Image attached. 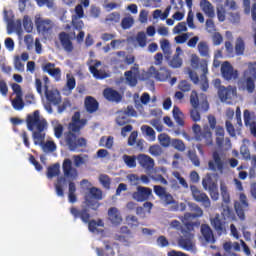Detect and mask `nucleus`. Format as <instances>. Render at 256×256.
Here are the masks:
<instances>
[{
	"instance_id": "obj_1",
	"label": "nucleus",
	"mask_w": 256,
	"mask_h": 256,
	"mask_svg": "<svg viewBox=\"0 0 256 256\" xmlns=\"http://www.w3.org/2000/svg\"><path fill=\"white\" fill-rule=\"evenodd\" d=\"M63 176L57 178L54 188L58 197H65V190L63 185L68 183V201L69 203H77V186L75 182L79 178V171L73 167V161L65 158L62 163Z\"/></svg>"
},
{
	"instance_id": "obj_2",
	"label": "nucleus",
	"mask_w": 256,
	"mask_h": 256,
	"mask_svg": "<svg viewBox=\"0 0 256 256\" xmlns=\"http://www.w3.org/2000/svg\"><path fill=\"white\" fill-rule=\"evenodd\" d=\"M26 125L28 131L32 132L34 145H42L44 151H50V153L57 149V145L53 141H47L43 144L45 142V131H47L49 124L45 118H41L39 110L27 115Z\"/></svg>"
},
{
	"instance_id": "obj_3",
	"label": "nucleus",
	"mask_w": 256,
	"mask_h": 256,
	"mask_svg": "<svg viewBox=\"0 0 256 256\" xmlns=\"http://www.w3.org/2000/svg\"><path fill=\"white\" fill-rule=\"evenodd\" d=\"M80 120L81 113L75 112L72 116V122L68 124V132L64 133V141L69 151H83V149L87 148V139L79 137L81 135Z\"/></svg>"
},
{
	"instance_id": "obj_4",
	"label": "nucleus",
	"mask_w": 256,
	"mask_h": 256,
	"mask_svg": "<svg viewBox=\"0 0 256 256\" xmlns=\"http://www.w3.org/2000/svg\"><path fill=\"white\" fill-rule=\"evenodd\" d=\"M256 81V62L249 63L248 69L243 73V79L238 81V87L241 91H247V93L255 92Z\"/></svg>"
},
{
	"instance_id": "obj_5",
	"label": "nucleus",
	"mask_w": 256,
	"mask_h": 256,
	"mask_svg": "<svg viewBox=\"0 0 256 256\" xmlns=\"http://www.w3.org/2000/svg\"><path fill=\"white\" fill-rule=\"evenodd\" d=\"M103 199V191L97 187H92L89 189V192L85 194L84 201L82 202V209H92L97 211L101 204L99 201Z\"/></svg>"
},
{
	"instance_id": "obj_6",
	"label": "nucleus",
	"mask_w": 256,
	"mask_h": 256,
	"mask_svg": "<svg viewBox=\"0 0 256 256\" xmlns=\"http://www.w3.org/2000/svg\"><path fill=\"white\" fill-rule=\"evenodd\" d=\"M70 213L74 219H81L82 223H88V229L91 233L97 231V221L91 220V213L88 208H82L81 210L76 207L70 208Z\"/></svg>"
},
{
	"instance_id": "obj_7",
	"label": "nucleus",
	"mask_w": 256,
	"mask_h": 256,
	"mask_svg": "<svg viewBox=\"0 0 256 256\" xmlns=\"http://www.w3.org/2000/svg\"><path fill=\"white\" fill-rule=\"evenodd\" d=\"M36 29L39 35L44 39H53L55 35V22L51 19L38 18L35 21Z\"/></svg>"
},
{
	"instance_id": "obj_8",
	"label": "nucleus",
	"mask_w": 256,
	"mask_h": 256,
	"mask_svg": "<svg viewBox=\"0 0 256 256\" xmlns=\"http://www.w3.org/2000/svg\"><path fill=\"white\" fill-rule=\"evenodd\" d=\"M227 166V162L225 158L221 157L219 152L215 151L212 153V160L208 162L209 171H219V173H223L225 171V167Z\"/></svg>"
},
{
	"instance_id": "obj_9",
	"label": "nucleus",
	"mask_w": 256,
	"mask_h": 256,
	"mask_svg": "<svg viewBox=\"0 0 256 256\" xmlns=\"http://www.w3.org/2000/svg\"><path fill=\"white\" fill-rule=\"evenodd\" d=\"M234 208L240 221H245V211H249V201L245 193H240L239 201L234 203Z\"/></svg>"
},
{
	"instance_id": "obj_10",
	"label": "nucleus",
	"mask_w": 256,
	"mask_h": 256,
	"mask_svg": "<svg viewBox=\"0 0 256 256\" xmlns=\"http://www.w3.org/2000/svg\"><path fill=\"white\" fill-rule=\"evenodd\" d=\"M164 207H169V211H185V209H187V206L185 205V203H180L177 200H175V198L173 197V195H171V193L166 192V195L162 198H160Z\"/></svg>"
},
{
	"instance_id": "obj_11",
	"label": "nucleus",
	"mask_w": 256,
	"mask_h": 256,
	"mask_svg": "<svg viewBox=\"0 0 256 256\" xmlns=\"http://www.w3.org/2000/svg\"><path fill=\"white\" fill-rule=\"evenodd\" d=\"M153 197V190L145 186H137L136 191L132 193V199L137 203H145Z\"/></svg>"
},
{
	"instance_id": "obj_12",
	"label": "nucleus",
	"mask_w": 256,
	"mask_h": 256,
	"mask_svg": "<svg viewBox=\"0 0 256 256\" xmlns=\"http://www.w3.org/2000/svg\"><path fill=\"white\" fill-rule=\"evenodd\" d=\"M125 81L130 87H137L139 79L141 77V72L139 70V64H134L130 70L124 73Z\"/></svg>"
},
{
	"instance_id": "obj_13",
	"label": "nucleus",
	"mask_w": 256,
	"mask_h": 256,
	"mask_svg": "<svg viewBox=\"0 0 256 256\" xmlns=\"http://www.w3.org/2000/svg\"><path fill=\"white\" fill-rule=\"evenodd\" d=\"M220 71L225 81H235L236 79H239V71L235 70L229 61H224L221 64Z\"/></svg>"
},
{
	"instance_id": "obj_14",
	"label": "nucleus",
	"mask_w": 256,
	"mask_h": 256,
	"mask_svg": "<svg viewBox=\"0 0 256 256\" xmlns=\"http://www.w3.org/2000/svg\"><path fill=\"white\" fill-rule=\"evenodd\" d=\"M190 104L193 109L190 110V118L194 123L201 121V113H199V96L197 91L193 90L190 95Z\"/></svg>"
},
{
	"instance_id": "obj_15",
	"label": "nucleus",
	"mask_w": 256,
	"mask_h": 256,
	"mask_svg": "<svg viewBox=\"0 0 256 256\" xmlns=\"http://www.w3.org/2000/svg\"><path fill=\"white\" fill-rule=\"evenodd\" d=\"M190 190L192 192V197L197 203H202V205L206 208L211 207V200L209 196L205 194V192L199 190L197 186L191 185Z\"/></svg>"
},
{
	"instance_id": "obj_16",
	"label": "nucleus",
	"mask_w": 256,
	"mask_h": 256,
	"mask_svg": "<svg viewBox=\"0 0 256 256\" xmlns=\"http://www.w3.org/2000/svg\"><path fill=\"white\" fill-rule=\"evenodd\" d=\"M210 223L217 235L221 236L227 233V222H225V218L221 217V215L216 214L214 218L210 219Z\"/></svg>"
},
{
	"instance_id": "obj_17",
	"label": "nucleus",
	"mask_w": 256,
	"mask_h": 256,
	"mask_svg": "<svg viewBox=\"0 0 256 256\" xmlns=\"http://www.w3.org/2000/svg\"><path fill=\"white\" fill-rule=\"evenodd\" d=\"M148 73L157 81H167L169 77H171V71H169L165 67L160 68V71H158L157 68H155V66H151L148 70Z\"/></svg>"
},
{
	"instance_id": "obj_18",
	"label": "nucleus",
	"mask_w": 256,
	"mask_h": 256,
	"mask_svg": "<svg viewBox=\"0 0 256 256\" xmlns=\"http://www.w3.org/2000/svg\"><path fill=\"white\" fill-rule=\"evenodd\" d=\"M218 97L221 101H231V99L237 97V88L233 86H220L218 90Z\"/></svg>"
},
{
	"instance_id": "obj_19",
	"label": "nucleus",
	"mask_w": 256,
	"mask_h": 256,
	"mask_svg": "<svg viewBox=\"0 0 256 256\" xmlns=\"http://www.w3.org/2000/svg\"><path fill=\"white\" fill-rule=\"evenodd\" d=\"M225 7H229V9L235 11L237 9V2L233 0H226L224 5H220L217 7V17L220 23H223V21H225L226 19L227 10L225 9Z\"/></svg>"
},
{
	"instance_id": "obj_20",
	"label": "nucleus",
	"mask_w": 256,
	"mask_h": 256,
	"mask_svg": "<svg viewBox=\"0 0 256 256\" xmlns=\"http://www.w3.org/2000/svg\"><path fill=\"white\" fill-rule=\"evenodd\" d=\"M103 97L110 103H121L123 99L121 93L113 88H105L103 90Z\"/></svg>"
},
{
	"instance_id": "obj_21",
	"label": "nucleus",
	"mask_w": 256,
	"mask_h": 256,
	"mask_svg": "<svg viewBox=\"0 0 256 256\" xmlns=\"http://www.w3.org/2000/svg\"><path fill=\"white\" fill-rule=\"evenodd\" d=\"M84 109L90 115L99 111V102L93 96H86L84 99Z\"/></svg>"
},
{
	"instance_id": "obj_22",
	"label": "nucleus",
	"mask_w": 256,
	"mask_h": 256,
	"mask_svg": "<svg viewBox=\"0 0 256 256\" xmlns=\"http://www.w3.org/2000/svg\"><path fill=\"white\" fill-rule=\"evenodd\" d=\"M58 39L67 53L73 52V42L71 41V36L67 32H60L58 34Z\"/></svg>"
},
{
	"instance_id": "obj_23",
	"label": "nucleus",
	"mask_w": 256,
	"mask_h": 256,
	"mask_svg": "<svg viewBox=\"0 0 256 256\" xmlns=\"http://www.w3.org/2000/svg\"><path fill=\"white\" fill-rule=\"evenodd\" d=\"M183 49L181 47L176 48V53L173 55L172 59L168 60V64L172 67V69H179L183 66Z\"/></svg>"
},
{
	"instance_id": "obj_24",
	"label": "nucleus",
	"mask_w": 256,
	"mask_h": 256,
	"mask_svg": "<svg viewBox=\"0 0 256 256\" xmlns=\"http://www.w3.org/2000/svg\"><path fill=\"white\" fill-rule=\"evenodd\" d=\"M42 71L48 73L51 77H55L57 81L61 79V68H55V64L48 62L42 66Z\"/></svg>"
},
{
	"instance_id": "obj_25",
	"label": "nucleus",
	"mask_w": 256,
	"mask_h": 256,
	"mask_svg": "<svg viewBox=\"0 0 256 256\" xmlns=\"http://www.w3.org/2000/svg\"><path fill=\"white\" fill-rule=\"evenodd\" d=\"M108 219L112 225H121L123 222V217L121 216V212L116 207H111L108 210Z\"/></svg>"
},
{
	"instance_id": "obj_26",
	"label": "nucleus",
	"mask_w": 256,
	"mask_h": 256,
	"mask_svg": "<svg viewBox=\"0 0 256 256\" xmlns=\"http://www.w3.org/2000/svg\"><path fill=\"white\" fill-rule=\"evenodd\" d=\"M184 235H188V237H180L178 239V245L185 251H191L193 249V234L185 231Z\"/></svg>"
},
{
	"instance_id": "obj_27",
	"label": "nucleus",
	"mask_w": 256,
	"mask_h": 256,
	"mask_svg": "<svg viewBox=\"0 0 256 256\" xmlns=\"http://www.w3.org/2000/svg\"><path fill=\"white\" fill-rule=\"evenodd\" d=\"M137 159L140 167H143V169H148V171H151V169L155 167V160H153V158L150 156L140 154L138 155Z\"/></svg>"
},
{
	"instance_id": "obj_28",
	"label": "nucleus",
	"mask_w": 256,
	"mask_h": 256,
	"mask_svg": "<svg viewBox=\"0 0 256 256\" xmlns=\"http://www.w3.org/2000/svg\"><path fill=\"white\" fill-rule=\"evenodd\" d=\"M201 234L206 243H215V235L213 234L211 226H209L208 224L201 225Z\"/></svg>"
},
{
	"instance_id": "obj_29",
	"label": "nucleus",
	"mask_w": 256,
	"mask_h": 256,
	"mask_svg": "<svg viewBox=\"0 0 256 256\" xmlns=\"http://www.w3.org/2000/svg\"><path fill=\"white\" fill-rule=\"evenodd\" d=\"M101 65L100 61H96L94 65L90 66V73L95 79H107L108 75L105 71L97 69Z\"/></svg>"
},
{
	"instance_id": "obj_30",
	"label": "nucleus",
	"mask_w": 256,
	"mask_h": 256,
	"mask_svg": "<svg viewBox=\"0 0 256 256\" xmlns=\"http://www.w3.org/2000/svg\"><path fill=\"white\" fill-rule=\"evenodd\" d=\"M191 63H192L193 67H198L200 65V69L202 71V75L207 76V73H209V68H208L207 60L202 59L200 61L199 57L195 56V57L192 58Z\"/></svg>"
},
{
	"instance_id": "obj_31",
	"label": "nucleus",
	"mask_w": 256,
	"mask_h": 256,
	"mask_svg": "<svg viewBox=\"0 0 256 256\" xmlns=\"http://www.w3.org/2000/svg\"><path fill=\"white\" fill-rule=\"evenodd\" d=\"M160 49L163 51L166 61H169V59H171V55H173V51L171 50V42H169L167 39H163L160 41Z\"/></svg>"
},
{
	"instance_id": "obj_32",
	"label": "nucleus",
	"mask_w": 256,
	"mask_h": 256,
	"mask_svg": "<svg viewBox=\"0 0 256 256\" xmlns=\"http://www.w3.org/2000/svg\"><path fill=\"white\" fill-rule=\"evenodd\" d=\"M172 113L177 125L180 127H185V114L181 112V109H179L177 106H174Z\"/></svg>"
},
{
	"instance_id": "obj_33",
	"label": "nucleus",
	"mask_w": 256,
	"mask_h": 256,
	"mask_svg": "<svg viewBox=\"0 0 256 256\" xmlns=\"http://www.w3.org/2000/svg\"><path fill=\"white\" fill-rule=\"evenodd\" d=\"M119 21H121V14H119V12H112L106 16L104 23L111 27L113 25H117Z\"/></svg>"
},
{
	"instance_id": "obj_34",
	"label": "nucleus",
	"mask_w": 256,
	"mask_h": 256,
	"mask_svg": "<svg viewBox=\"0 0 256 256\" xmlns=\"http://www.w3.org/2000/svg\"><path fill=\"white\" fill-rule=\"evenodd\" d=\"M131 235V230L127 226H122L119 230V234L115 235L116 241H122L127 243L129 236Z\"/></svg>"
},
{
	"instance_id": "obj_35",
	"label": "nucleus",
	"mask_w": 256,
	"mask_h": 256,
	"mask_svg": "<svg viewBox=\"0 0 256 256\" xmlns=\"http://www.w3.org/2000/svg\"><path fill=\"white\" fill-rule=\"evenodd\" d=\"M222 212L221 215L223 219H229L230 221H235V211L229 207V204H222Z\"/></svg>"
},
{
	"instance_id": "obj_36",
	"label": "nucleus",
	"mask_w": 256,
	"mask_h": 256,
	"mask_svg": "<svg viewBox=\"0 0 256 256\" xmlns=\"http://www.w3.org/2000/svg\"><path fill=\"white\" fill-rule=\"evenodd\" d=\"M61 174V164L55 163L47 168L48 179H53V177H59Z\"/></svg>"
},
{
	"instance_id": "obj_37",
	"label": "nucleus",
	"mask_w": 256,
	"mask_h": 256,
	"mask_svg": "<svg viewBox=\"0 0 256 256\" xmlns=\"http://www.w3.org/2000/svg\"><path fill=\"white\" fill-rule=\"evenodd\" d=\"M216 145H218V147H223V143H225V128L221 127V126H217L216 128Z\"/></svg>"
},
{
	"instance_id": "obj_38",
	"label": "nucleus",
	"mask_w": 256,
	"mask_h": 256,
	"mask_svg": "<svg viewBox=\"0 0 256 256\" xmlns=\"http://www.w3.org/2000/svg\"><path fill=\"white\" fill-rule=\"evenodd\" d=\"M201 4L203 5V11L204 13L210 17L213 18L215 17V9H213V5L209 0H201Z\"/></svg>"
},
{
	"instance_id": "obj_39",
	"label": "nucleus",
	"mask_w": 256,
	"mask_h": 256,
	"mask_svg": "<svg viewBox=\"0 0 256 256\" xmlns=\"http://www.w3.org/2000/svg\"><path fill=\"white\" fill-rule=\"evenodd\" d=\"M122 160L124 161L125 165L129 167V169H135L137 167V156H129L127 154H124L122 156Z\"/></svg>"
},
{
	"instance_id": "obj_40",
	"label": "nucleus",
	"mask_w": 256,
	"mask_h": 256,
	"mask_svg": "<svg viewBox=\"0 0 256 256\" xmlns=\"http://www.w3.org/2000/svg\"><path fill=\"white\" fill-rule=\"evenodd\" d=\"M193 213H186L185 219H197V217H203V209L198 205L192 206Z\"/></svg>"
},
{
	"instance_id": "obj_41",
	"label": "nucleus",
	"mask_w": 256,
	"mask_h": 256,
	"mask_svg": "<svg viewBox=\"0 0 256 256\" xmlns=\"http://www.w3.org/2000/svg\"><path fill=\"white\" fill-rule=\"evenodd\" d=\"M202 186L204 187L205 191H213V189L218 187L217 183L213 181L211 176H208L202 180Z\"/></svg>"
},
{
	"instance_id": "obj_42",
	"label": "nucleus",
	"mask_w": 256,
	"mask_h": 256,
	"mask_svg": "<svg viewBox=\"0 0 256 256\" xmlns=\"http://www.w3.org/2000/svg\"><path fill=\"white\" fill-rule=\"evenodd\" d=\"M96 253L98 256H115V251H113V247L109 244L105 245V250L103 248H96Z\"/></svg>"
},
{
	"instance_id": "obj_43",
	"label": "nucleus",
	"mask_w": 256,
	"mask_h": 256,
	"mask_svg": "<svg viewBox=\"0 0 256 256\" xmlns=\"http://www.w3.org/2000/svg\"><path fill=\"white\" fill-rule=\"evenodd\" d=\"M220 191L222 196V204H229L231 203V195L229 194V190L227 189V185L221 184Z\"/></svg>"
},
{
	"instance_id": "obj_44",
	"label": "nucleus",
	"mask_w": 256,
	"mask_h": 256,
	"mask_svg": "<svg viewBox=\"0 0 256 256\" xmlns=\"http://www.w3.org/2000/svg\"><path fill=\"white\" fill-rule=\"evenodd\" d=\"M201 141H205L206 145H211L213 143V133H211V130H209V127L204 128V130L201 133Z\"/></svg>"
},
{
	"instance_id": "obj_45",
	"label": "nucleus",
	"mask_w": 256,
	"mask_h": 256,
	"mask_svg": "<svg viewBox=\"0 0 256 256\" xmlns=\"http://www.w3.org/2000/svg\"><path fill=\"white\" fill-rule=\"evenodd\" d=\"M158 141L162 147H169L170 145H172L173 142V140H171V137L166 133L159 134Z\"/></svg>"
},
{
	"instance_id": "obj_46",
	"label": "nucleus",
	"mask_w": 256,
	"mask_h": 256,
	"mask_svg": "<svg viewBox=\"0 0 256 256\" xmlns=\"http://www.w3.org/2000/svg\"><path fill=\"white\" fill-rule=\"evenodd\" d=\"M12 107L15 111H22L25 107V102H23V96H16L15 99L12 100Z\"/></svg>"
},
{
	"instance_id": "obj_47",
	"label": "nucleus",
	"mask_w": 256,
	"mask_h": 256,
	"mask_svg": "<svg viewBox=\"0 0 256 256\" xmlns=\"http://www.w3.org/2000/svg\"><path fill=\"white\" fill-rule=\"evenodd\" d=\"M116 123L120 127H123V125H127V123H131V119L128 118L121 110L118 111V116L116 118Z\"/></svg>"
},
{
	"instance_id": "obj_48",
	"label": "nucleus",
	"mask_w": 256,
	"mask_h": 256,
	"mask_svg": "<svg viewBox=\"0 0 256 256\" xmlns=\"http://www.w3.org/2000/svg\"><path fill=\"white\" fill-rule=\"evenodd\" d=\"M45 97L47 99V101H49L50 103H53V105H59V100L57 98V95L49 90L46 86V90H45Z\"/></svg>"
},
{
	"instance_id": "obj_49",
	"label": "nucleus",
	"mask_w": 256,
	"mask_h": 256,
	"mask_svg": "<svg viewBox=\"0 0 256 256\" xmlns=\"http://www.w3.org/2000/svg\"><path fill=\"white\" fill-rule=\"evenodd\" d=\"M188 158L190 159L194 167H201V160H199V156H197V152H195L194 150H189Z\"/></svg>"
},
{
	"instance_id": "obj_50",
	"label": "nucleus",
	"mask_w": 256,
	"mask_h": 256,
	"mask_svg": "<svg viewBox=\"0 0 256 256\" xmlns=\"http://www.w3.org/2000/svg\"><path fill=\"white\" fill-rule=\"evenodd\" d=\"M198 51L201 55V57H209V45H207V42L201 41L198 43Z\"/></svg>"
},
{
	"instance_id": "obj_51",
	"label": "nucleus",
	"mask_w": 256,
	"mask_h": 256,
	"mask_svg": "<svg viewBox=\"0 0 256 256\" xmlns=\"http://www.w3.org/2000/svg\"><path fill=\"white\" fill-rule=\"evenodd\" d=\"M134 23L135 20L133 19V17H124L121 21V27L122 29H124V31H127V29H131L133 27Z\"/></svg>"
},
{
	"instance_id": "obj_52",
	"label": "nucleus",
	"mask_w": 256,
	"mask_h": 256,
	"mask_svg": "<svg viewBox=\"0 0 256 256\" xmlns=\"http://www.w3.org/2000/svg\"><path fill=\"white\" fill-rule=\"evenodd\" d=\"M99 181L104 189H111V177L107 174H101L99 176Z\"/></svg>"
},
{
	"instance_id": "obj_53",
	"label": "nucleus",
	"mask_w": 256,
	"mask_h": 256,
	"mask_svg": "<svg viewBox=\"0 0 256 256\" xmlns=\"http://www.w3.org/2000/svg\"><path fill=\"white\" fill-rule=\"evenodd\" d=\"M171 145L174 147V149H176V151H180L181 153H183V151L186 149L185 142L180 139H172Z\"/></svg>"
},
{
	"instance_id": "obj_54",
	"label": "nucleus",
	"mask_w": 256,
	"mask_h": 256,
	"mask_svg": "<svg viewBox=\"0 0 256 256\" xmlns=\"http://www.w3.org/2000/svg\"><path fill=\"white\" fill-rule=\"evenodd\" d=\"M235 52L237 55H243L245 53V42L243 38H238L235 45Z\"/></svg>"
},
{
	"instance_id": "obj_55",
	"label": "nucleus",
	"mask_w": 256,
	"mask_h": 256,
	"mask_svg": "<svg viewBox=\"0 0 256 256\" xmlns=\"http://www.w3.org/2000/svg\"><path fill=\"white\" fill-rule=\"evenodd\" d=\"M149 153L152 157H161V155H163V148L159 145H152L149 148Z\"/></svg>"
},
{
	"instance_id": "obj_56",
	"label": "nucleus",
	"mask_w": 256,
	"mask_h": 256,
	"mask_svg": "<svg viewBox=\"0 0 256 256\" xmlns=\"http://www.w3.org/2000/svg\"><path fill=\"white\" fill-rule=\"evenodd\" d=\"M136 41L140 47H146L147 46V35H145V32H138L136 36Z\"/></svg>"
},
{
	"instance_id": "obj_57",
	"label": "nucleus",
	"mask_w": 256,
	"mask_h": 256,
	"mask_svg": "<svg viewBox=\"0 0 256 256\" xmlns=\"http://www.w3.org/2000/svg\"><path fill=\"white\" fill-rule=\"evenodd\" d=\"M178 89L182 91V93H189V91H191V83L187 80H181L178 84Z\"/></svg>"
},
{
	"instance_id": "obj_58",
	"label": "nucleus",
	"mask_w": 256,
	"mask_h": 256,
	"mask_svg": "<svg viewBox=\"0 0 256 256\" xmlns=\"http://www.w3.org/2000/svg\"><path fill=\"white\" fill-rule=\"evenodd\" d=\"M23 27L26 33H31L33 31V22L29 19V16H24Z\"/></svg>"
},
{
	"instance_id": "obj_59",
	"label": "nucleus",
	"mask_w": 256,
	"mask_h": 256,
	"mask_svg": "<svg viewBox=\"0 0 256 256\" xmlns=\"http://www.w3.org/2000/svg\"><path fill=\"white\" fill-rule=\"evenodd\" d=\"M81 18H78L77 16L72 17V26L76 31H81L85 24L83 23V20H80Z\"/></svg>"
},
{
	"instance_id": "obj_60",
	"label": "nucleus",
	"mask_w": 256,
	"mask_h": 256,
	"mask_svg": "<svg viewBox=\"0 0 256 256\" xmlns=\"http://www.w3.org/2000/svg\"><path fill=\"white\" fill-rule=\"evenodd\" d=\"M154 193L159 197V199H162L168 192L165 187L161 185H154Z\"/></svg>"
},
{
	"instance_id": "obj_61",
	"label": "nucleus",
	"mask_w": 256,
	"mask_h": 256,
	"mask_svg": "<svg viewBox=\"0 0 256 256\" xmlns=\"http://www.w3.org/2000/svg\"><path fill=\"white\" fill-rule=\"evenodd\" d=\"M128 118L129 117H137V111L133 107V105H128L126 108L121 110Z\"/></svg>"
},
{
	"instance_id": "obj_62",
	"label": "nucleus",
	"mask_w": 256,
	"mask_h": 256,
	"mask_svg": "<svg viewBox=\"0 0 256 256\" xmlns=\"http://www.w3.org/2000/svg\"><path fill=\"white\" fill-rule=\"evenodd\" d=\"M141 130L143 133H146L147 137H150L151 141H155V130H153L150 126L143 125Z\"/></svg>"
},
{
	"instance_id": "obj_63",
	"label": "nucleus",
	"mask_w": 256,
	"mask_h": 256,
	"mask_svg": "<svg viewBox=\"0 0 256 256\" xmlns=\"http://www.w3.org/2000/svg\"><path fill=\"white\" fill-rule=\"evenodd\" d=\"M183 31H187V23L185 22H179L174 28L173 33L176 35H179V33H183Z\"/></svg>"
},
{
	"instance_id": "obj_64",
	"label": "nucleus",
	"mask_w": 256,
	"mask_h": 256,
	"mask_svg": "<svg viewBox=\"0 0 256 256\" xmlns=\"http://www.w3.org/2000/svg\"><path fill=\"white\" fill-rule=\"evenodd\" d=\"M200 87L203 91H207L209 89V79H207L205 74L200 76Z\"/></svg>"
}]
</instances>
